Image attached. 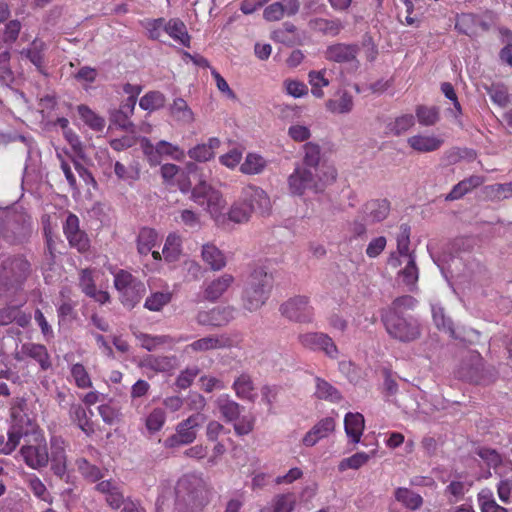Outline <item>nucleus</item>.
Wrapping results in <instances>:
<instances>
[{"instance_id":"680f3d73","label":"nucleus","mask_w":512,"mask_h":512,"mask_svg":"<svg viewBox=\"0 0 512 512\" xmlns=\"http://www.w3.org/2000/svg\"><path fill=\"white\" fill-rule=\"evenodd\" d=\"M130 116L131 115H129L125 110L119 109L113 114L112 121L120 129L126 132L135 133V125L130 120Z\"/></svg>"},{"instance_id":"5701e85b","label":"nucleus","mask_w":512,"mask_h":512,"mask_svg":"<svg viewBox=\"0 0 512 512\" xmlns=\"http://www.w3.org/2000/svg\"><path fill=\"white\" fill-rule=\"evenodd\" d=\"M478 26H481L483 30H488V25L480 21L474 13H461L456 17L455 29L461 34L472 37L476 35Z\"/></svg>"},{"instance_id":"bb28decb","label":"nucleus","mask_w":512,"mask_h":512,"mask_svg":"<svg viewBox=\"0 0 512 512\" xmlns=\"http://www.w3.org/2000/svg\"><path fill=\"white\" fill-rule=\"evenodd\" d=\"M182 237L175 233H169L162 249L163 258L168 263L177 262L182 255Z\"/></svg>"},{"instance_id":"e433bc0d","label":"nucleus","mask_w":512,"mask_h":512,"mask_svg":"<svg viewBox=\"0 0 512 512\" xmlns=\"http://www.w3.org/2000/svg\"><path fill=\"white\" fill-rule=\"evenodd\" d=\"M227 218L236 224L247 223L251 218V207L246 206L241 196H239L238 200L229 208Z\"/></svg>"},{"instance_id":"0e129e2a","label":"nucleus","mask_w":512,"mask_h":512,"mask_svg":"<svg viewBox=\"0 0 512 512\" xmlns=\"http://www.w3.org/2000/svg\"><path fill=\"white\" fill-rule=\"evenodd\" d=\"M433 321L438 329L448 332L451 336L454 335L452 321L447 318L442 308L433 307L432 309Z\"/></svg>"},{"instance_id":"393cba45","label":"nucleus","mask_w":512,"mask_h":512,"mask_svg":"<svg viewBox=\"0 0 512 512\" xmlns=\"http://www.w3.org/2000/svg\"><path fill=\"white\" fill-rule=\"evenodd\" d=\"M201 256L202 260L213 271H220L227 264L225 254L217 246L211 243H207L202 246Z\"/></svg>"},{"instance_id":"13d9d810","label":"nucleus","mask_w":512,"mask_h":512,"mask_svg":"<svg viewBox=\"0 0 512 512\" xmlns=\"http://www.w3.org/2000/svg\"><path fill=\"white\" fill-rule=\"evenodd\" d=\"M76 304L63 302L57 309L59 324L66 325L72 323L77 318L75 310Z\"/></svg>"},{"instance_id":"9d476101","label":"nucleus","mask_w":512,"mask_h":512,"mask_svg":"<svg viewBox=\"0 0 512 512\" xmlns=\"http://www.w3.org/2000/svg\"><path fill=\"white\" fill-rule=\"evenodd\" d=\"M202 420V415L195 413L178 423L175 434L165 439L164 446L166 448H175L192 443L197 436L196 428L200 425Z\"/></svg>"},{"instance_id":"69168bd1","label":"nucleus","mask_w":512,"mask_h":512,"mask_svg":"<svg viewBox=\"0 0 512 512\" xmlns=\"http://www.w3.org/2000/svg\"><path fill=\"white\" fill-rule=\"evenodd\" d=\"M67 240L70 246L76 248L80 253H84L90 248V240L83 230L71 235Z\"/></svg>"},{"instance_id":"9b49d317","label":"nucleus","mask_w":512,"mask_h":512,"mask_svg":"<svg viewBox=\"0 0 512 512\" xmlns=\"http://www.w3.org/2000/svg\"><path fill=\"white\" fill-rule=\"evenodd\" d=\"M246 206L251 207V215L259 213L268 214L271 209V201L268 194L260 187L248 185L244 187L240 194Z\"/></svg>"},{"instance_id":"4be33fe9","label":"nucleus","mask_w":512,"mask_h":512,"mask_svg":"<svg viewBox=\"0 0 512 512\" xmlns=\"http://www.w3.org/2000/svg\"><path fill=\"white\" fill-rule=\"evenodd\" d=\"M140 366L152 370L156 373L171 372L175 369L176 357L163 355L156 356L149 354L143 357Z\"/></svg>"},{"instance_id":"2eb2a0df","label":"nucleus","mask_w":512,"mask_h":512,"mask_svg":"<svg viewBox=\"0 0 512 512\" xmlns=\"http://www.w3.org/2000/svg\"><path fill=\"white\" fill-rule=\"evenodd\" d=\"M51 469L61 479L67 476V455L65 442L61 438L51 440Z\"/></svg>"},{"instance_id":"7ed1b4c3","label":"nucleus","mask_w":512,"mask_h":512,"mask_svg":"<svg viewBox=\"0 0 512 512\" xmlns=\"http://www.w3.org/2000/svg\"><path fill=\"white\" fill-rule=\"evenodd\" d=\"M11 423L7 440L0 434V454L10 455L19 446L21 439L30 432H37V422L26 413V402L17 399L10 408Z\"/></svg>"},{"instance_id":"8fccbe9b","label":"nucleus","mask_w":512,"mask_h":512,"mask_svg":"<svg viewBox=\"0 0 512 512\" xmlns=\"http://www.w3.org/2000/svg\"><path fill=\"white\" fill-rule=\"evenodd\" d=\"M370 459V455L366 452H357L348 458H344L340 461L338 469L340 472L346 471L347 469L357 470L365 465Z\"/></svg>"},{"instance_id":"6e6d98bb","label":"nucleus","mask_w":512,"mask_h":512,"mask_svg":"<svg viewBox=\"0 0 512 512\" xmlns=\"http://www.w3.org/2000/svg\"><path fill=\"white\" fill-rule=\"evenodd\" d=\"M166 421V415L161 408L153 409L146 418V427L150 432L159 431Z\"/></svg>"},{"instance_id":"c9c22d12","label":"nucleus","mask_w":512,"mask_h":512,"mask_svg":"<svg viewBox=\"0 0 512 512\" xmlns=\"http://www.w3.org/2000/svg\"><path fill=\"white\" fill-rule=\"evenodd\" d=\"M233 389L237 397L243 400L253 401L256 396L253 381L248 374H241L234 381Z\"/></svg>"},{"instance_id":"ddd939ff","label":"nucleus","mask_w":512,"mask_h":512,"mask_svg":"<svg viewBox=\"0 0 512 512\" xmlns=\"http://www.w3.org/2000/svg\"><path fill=\"white\" fill-rule=\"evenodd\" d=\"M313 171L308 168L298 167L288 178L289 190L294 195H302L305 190L316 186Z\"/></svg>"},{"instance_id":"de8ad7c7","label":"nucleus","mask_w":512,"mask_h":512,"mask_svg":"<svg viewBox=\"0 0 512 512\" xmlns=\"http://www.w3.org/2000/svg\"><path fill=\"white\" fill-rule=\"evenodd\" d=\"M484 193L491 200H501L512 196V182L496 183L484 187Z\"/></svg>"},{"instance_id":"f704fd0d","label":"nucleus","mask_w":512,"mask_h":512,"mask_svg":"<svg viewBox=\"0 0 512 512\" xmlns=\"http://www.w3.org/2000/svg\"><path fill=\"white\" fill-rule=\"evenodd\" d=\"M477 502L481 512H508L507 508L496 502L494 493L489 488H483L478 492Z\"/></svg>"},{"instance_id":"bf43d9fd","label":"nucleus","mask_w":512,"mask_h":512,"mask_svg":"<svg viewBox=\"0 0 512 512\" xmlns=\"http://www.w3.org/2000/svg\"><path fill=\"white\" fill-rule=\"evenodd\" d=\"M408 261L403 270H401L400 274L402 276L403 282L408 286H413L418 281V268L415 264V259L413 256L407 257Z\"/></svg>"},{"instance_id":"f03ea898","label":"nucleus","mask_w":512,"mask_h":512,"mask_svg":"<svg viewBox=\"0 0 512 512\" xmlns=\"http://www.w3.org/2000/svg\"><path fill=\"white\" fill-rule=\"evenodd\" d=\"M212 498V488L202 476L189 473L181 476L175 486V502L189 512L201 511Z\"/></svg>"},{"instance_id":"58836bf2","label":"nucleus","mask_w":512,"mask_h":512,"mask_svg":"<svg viewBox=\"0 0 512 512\" xmlns=\"http://www.w3.org/2000/svg\"><path fill=\"white\" fill-rule=\"evenodd\" d=\"M267 166V161L257 153H248L244 162L240 165V171L246 175L262 173Z\"/></svg>"},{"instance_id":"7c9ffc66","label":"nucleus","mask_w":512,"mask_h":512,"mask_svg":"<svg viewBox=\"0 0 512 512\" xmlns=\"http://www.w3.org/2000/svg\"><path fill=\"white\" fill-rule=\"evenodd\" d=\"M165 32L177 43L184 47L190 46V35L188 34L186 25L178 18H172L166 22Z\"/></svg>"},{"instance_id":"39448f33","label":"nucleus","mask_w":512,"mask_h":512,"mask_svg":"<svg viewBox=\"0 0 512 512\" xmlns=\"http://www.w3.org/2000/svg\"><path fill=\"white\" fill-rule=\"evenodd\" d=\"M31 271V264L23 255L6 258L0 265V295L21 288Z\"/></svg>"},{"instance_id":"f3484780","label":"nucleus","mask_w":512,"mask_h":512,"mask_svg":"<svg viewBox=\"0 0 512 512\" xmlns=\"http://www.w3.org/2000/svg\"><path fill=\"white\" fill-rule=\"evenodd\" d=\"M79 286L86 296L93 298L95 301L101 304H104L110 300V295L108 292L97 290L91 269L81 270Z\"/></svg>"},{"instance_id":"ea45409f","label":"nucleus","mask_w":512,"mask_h":512,"mask_svg":"<svg viewBox=\"0 0 512 512\" xmlns=\"http://www.w3.org/2000/svg\"><path fill=\"white\" fill-rule=\"evenodd\" d=\"M394 495L398 502L410 510H417L423 504L422 496L408 488H397Z\"/></svg>"},{"instance_id":"473e14b6","label":"nucleus","mask_w":512,"mask_h":512,"mask_svg":"<svg viewBox=\"0 0 512 512\" xmlns=\"http://www.w3.org/2000/svg\"><path fill=\"white\" fill-rule=\"evenodd\" d=\"M367 225L366 219L358 213V215L346 225V240L349 243L353 241H364L367 238Z\"/></svg>"},{"instance_id":"aec40b11","label":"nucleus","mask_w":512,"mask_h":512,"mask_svg":"<svg viewBox=\"0 0 512 512\" xmlns=\"http://www.w3.org/2000/svg\"><path fill=\"white\" fill-rule=\"evenodd\" d=\"M95 489L105 495L106 503L114 510H118L126 501L120 488L110 480L99 482Z\"/></svg>"},{"instance_id":"0eeeda50","label":"nucleus","mask_w":512,"mask_h":512,"mask_svg":"<svg viewBox=\"0 0 512 512\" xmlns=\"http://www.w3.org/2000/svg\"><path fill=\"white\" fill-rule=\"evenodd\" d=\"M192 200L200 206H206L207 212L215 221L224 218L226 201L222 193L206 181H200L191 192Z\"/></svg>"},{"instance_id":"20e7f679","label":"nucleus","mask_w":512,"mask_h":512,"mask_svg":"<svg viewBox=\"0 0 512 512\" xmlns=\"http://www.w3.org/2000/svg\"><path fill=\"white\" fill-rule=\"evenodd\" d=\"M273 280V275L264 267H256L248 276L243 290V307L250 312L260 309L270 297Z\"/></svg>"},{"instance_id":"338daca9","label":"nucleus","mask_w":512,"mask_h":512,"mask_svg":"<svg viewBox=\"0 0 512 512\" xmlns=\"http://www.w3.org/2000/svg\"><path fill=\"white\" fill-rule=\"evenodd\" d=\"M29 488L37 498L51 503L52 499L50 493L47 491L46 486L38 477H32L29 479Z\"/></svg>"},{"instance_id":"72a5a7b5","label":"nucleus","mask_w":512,"mask_h":512,"mask_svg":"<svg viewBox=\"0 0 512 512\" xmlns=\"http://www.w3.org/2000/svg\"><path fill=\"white\" fill-rule=\"evenodd\" d=\"M158 233L155 229L144 227L139 231L137 237V251L141 255H148L157 245Z\"/></svg>"},{"instance_id":"6e6552de","label":"nucleus","mask_w":512,"mask_h":512,"mask_svg":"<svg viewBox=\"0 0 512 512\" xmlns=\"http://www.w3.org/2000/svg\"><path fill=\"white\" fill-rule=\"evenodd\" d=\"M279 311L289 321L300 324L312 322L315 316V311L310 305L309 298L303 295L289 298L280 305Z\"/></svg>"},{"instance_id":"b1692460","label":"nucleus","mask_w":512,"mask_h":512,"mask_svg":"<svg viewBox=\"0 0 512 512\" xmlns=\"http://www.w3.org/2000/svg\"><path fill=\"white\" fill-rule=\"evenodd\" d=\"M22 353L35 360L42 371H47L52 367L51 357L47 348L42 344L26 343L22 346Z\"/></svg>"},{"instance_id":"5fc2aeb1","label":"nucleus","mask_w":512,"mask_h":512,"mask_svg":"<svg viewBox=\"0 0 512 512\" xmlns=\"http://www.w3.org/2000/svg\"><path fill=\"white\" fill-rule=\"evenodd\" d=\"M219 409L227 421L237 419L240 414V405L227 398L219 399Z\"/></svg>"},{"instance_id":"a878e982","label":"nucleus","mask_w":512,"mask_h":512,"mask_svg":"<svg viewBox=\"0 0 512 512\" xmlns=\"http://www.w3.org/2000/svg\"><path fill=\"white\" fill-rule=\"evenodd\" d=\"M344 426L350 442L354 444L359 443L365 428L363 415L360 413H347L344 419Z\"/></svg>"},{"instance_id":"f257e3e1","label":"nucleus","mask_w":512,"mask_h":512,"mask_svg":"<svg viewBox=\"0 0 512 512\" xmlns=\"http://www.w3.org/2000/svg\"><path fill=\"white\" fill-rule=\"evenodd\" d=\"M412 296L404 295L380 311L381 321L390 337L401 342H411L419 338L420 326L411 315L406 314L415 305Z\"/></svg>"},{"instance_id":"423d86ee","label":"nucleus","mask_w":512,"mask_h":512,"mask_svg":"<svg viewBox=\"0 0 512 512\" xmlns=\"http://www.w3.org/2000/svg\"><path fill=\"white\" fill-rule=\"evenodd\" d=\"M114 286L119 292L121 303L130 309L141 301L146 292L144 283L123 269L114 274Z\"/></svg>"},{"instance_id":"f8f14e48","label":"nucleus","mask_w":512,"mask_h":512,"mask_svg":"<svg viewBox=\"0 0 512 512\" xmlns=\"http://www.w3.org/2000/svg\"><path fill=\"white\" fill-rule=\"evenodd\" d=\"M391 203L388 199H371L365 202L359 213L370 225L384 221L390 214Z\"/></svg>"},{"instance_id":"37998d69","label":"nucleus","mask_w":512,"mask_h":512,"mask_svg":"<svg viewBox=\"0 0 512 512\" xmlns=\"http://www.w3.org/2000/svg\"><path fill=\"white\" fill-rule=\"evenodd\" d=\"M166 98L159 91H150L141 97L139 106L146 111H155L164 107Z\"/></svg>"},{"instance_id":"c85d7f7f","label":"nucleus","mask_w":512,"mask_h":512,"mask_svg":"<svg viewBox=\"0 0 512 512\" xmlns=\"http://www.w3.org/2000/svg\"><path fill=\"white\" fill-rule=\"evenodd\" d=\"M484 183V177L478 175H472L468 178L457 183L449 194L446 196V200L453 201L462 198L464 195L479 187Z\"/></svg>"},{"instance_id":"1a4fd4ad","label":"nucleus","mask_w":512,"mask_h":512,"mask_svg":"<svg viewBox=\"0 0 512 512\" xmlns=\"http://www.w3.org/2000/svg\"><path fill=\"white\" fill-rule=\"evenodd\" d=\"M34 436L35 444L24 445L20 453L24 462L31 468L37 469L47 465L49 461L48 449L42 430L37 425V432H30Z\"/></svg>"},{"instance_id":"09e8293b","label":"nucleus","mask_w":512,"mask_h":512,"mask_svg":"<svg viewBox=\"0 0 512 512\" xmlns=\"http://www.w3.org/2000/svg\"><path fill=\"white\" fill-rule=\"evenodd\" d=\"M415 112L418 122L423 126H432L439 120V110L434 106L419 105Z\"/></svg>"},{"instance_id":"cd10ccee","label":"nucleus","mask_w":512,"mask_h":512,"mask_svg":"<svg viewBox=\"0 0 512 512\" xmlns=\"http://www.w3.org/2000/svg\"><path fill=\"white\" fill-rule=\"evenodd\" d=\"M407 142L413 150L421 153L436 151L443 144L442 139L427 135H414L409 137Z\"/></svg>"},{"instance_id":"4468645a","label":"nucleus","mask_w":512,"mask_h":512,"mask_svg":"<svg viewBox=\"0 0 512 512\" xmlns=\"http://www.w3.org/2000/svg\"><path fill=\"white\" fill-rule=\"evenodd\" d=\"M232 307H215L209 311H200L197 314V322L201 325L224 326L233 319Z\"/></svg>"},{"instance_id":"c03bdc74","label":"nucleus","mask_w":512,"mask_h":512,"mask_svg":"<svg viewBox=\"0 0 512 512\" xmlns=\"http://www.w3.org/2000/svg\"><path fill=\"white\" fill-rule=\"evenodd\" d=\"M414 124V116L412 114H404L389 122L387 125V130L388 133L399 136L407 132L411 127L414 126Z\"/></svg>"},{"instance_id":"603ef678","label":"nucleus","mask_w":512,"mask_h":512,"mask_svg":"<svg viewBox=\"0 0 512 512\" xmlns=\"http://www.w3.org/2000/svg\"><path fill=\"white\" fill-rule=\"evenodd\" d=\"M171 113L179 120L184 122H192L194 119L193 112L189 108L187 102L182 98H176L171 106Z\"/></svg>"},{"instance_id":"6ab92c4d","label":"nucleus","mask_w":512,"mask_h":512,"mask_svg":"<svg viewBox=\"0 0 512 512\" xmlns=\"http://www.w3.org/2000/svg\"><path fill=\"white\" fill-rule=\"evenodd\" d=\"M231 346V339L226 335H210L198 339L187 346L194 352H206L211 350L228 348Z\"/></svg>"},{"instance_id":"864d4df0","label":"nucleus","mask_w":512,"mask_h":512,"mask_svg":"<svg viewBox=\"0 0 512 512\" xmlns=\"http://www.w3.org/2000/svg\"><path fill=\"white\" fill-rule=\"evenodd\" d=\"M171 301V293L156 292L151 294L145 301V308L150 311H160L166 304Z\"/></svg>"},{"instance_id":"dca6fc26","label":"nucleus","mask_w":512,"mask_h":512,"mask_svg":"<svg viewBox=\"0 0 512 512\" xmlns=\"http://www.w3.org/2000/svg\"><path fill=\"white\" fill-rule=\"evenodd\" d=\"M235 282L233 275L224 273L208 282L204 288V298L210 302H216Z\"/></svg>"},{"instance_id":"e2e57ef3","label":"nucleus","mask_w":512,"mask_h":512,"mask_svg":"<svg viewBox=\"0 0 512 512\" xmlns=\"http://www.w3.org/2000/svg\"><path fill=\"white\" fill-rule=\"evenodd\" d=\"M200 369L197 366L186 368L181 371L176 379V386L180 389H187L198 376Z\"/></svg>"},{"instance_id":"79ce46f5","label":"nucleus","mask_w":512,"mask_h":512,"mask_svg":"<svg viewBox=\"0 0 512 512\" xmlns=\"http://www.w3.org/2000/svg\"><path fill=\"white\" fill-rule=\"evenodd\" d=\"M70 377V381L79 389H88L93 385L90 374L82 363H74L70 366Z\"/></svg>"},{"instance_id":"4c0bfd02","label":"nucleus","mask_w":512,"mask_h":512,"mask_svg":"<svg viewBox=\"0 0 512 512\" xmlns=\"http://www.w3.org/2000/svg\"><path fill=\"white\" fill-rule=\"evenodd\" d=\"M140 345L148 351H154L161 346H172L175 341L168 335H157L152 336L145 333H139L136 335Z\"/></svg>"},{"instance_id":"052dcab7","label":"nucleus","mask_w":512,"mask_h":512,"mask_svg":"<svg viewBox=\"0 0 512 512\" xmlns=\"http://www.w3.org/2000/svg\"><path fill=\"white\" fill-rule=\"evenodd\" d=\"M155 151L158 155L171 156L177 160L184 156V152L177 145L164 140H161L156 144Z\"/></svg>"},{"instance_id":"2f4dec72","label":"nucleus","mask_w":512,"mask_h":512,"mask_svg":"<svg viewBox=\"0 0 512 512\" xmlns=\"http://www.w3.org/2000/svg\"><path fill=\"white\" fill-rule=\"evenodd\" d=\"M44 50L45 43L42 40L35 38L30 44V47L23 49L20 54L22 57L27 58L39 72L43 73Z\"/></svg>"},{"instance_id":"a19ab883","label":"nucleus","mask_w":512,"mask_h":512,"mask_svg":"<svg viewBox=\"0 0 512 512\" xmlns=\"http://www.w3.org/2000/svg\"><path fill=\"white\" fill-rule=\"evenodd\" d=\"M78 114L84 123L92 130L100 132L105 127V119L91 110L87 105L81 104L77 107Z\"/></svg>"},{"instance_id":"a211bd4d","label":"nucleus","mask_w":512,"mask_h":512,"mask_svg":"<svg viewBox=\"0 0 512 512\" xmlns=\"http://www.w3.org/2000/svg\"><path fill=\"white\" fill-rule=\"evenodd\" d=\"M69 418L73 424L81 429L87 436H91L95 432L94 423L91 420L93 414L89 412L79 403H72L69 407Z\"/></svg>"},{"instance_id":"3c124183","label":"nucleus","mask_w":512,"mask_h":512,"mask_svg":"<svg viewBox=\"0 0 512 512\" xmlns=\"http://www.w3.org/2000/svg\"><path fill=\"white\" fill-rule=\"evenodd\" d=\"M326 106L333 113H347L353 107V100L348 93H343L337 98L329 100Z\"/></svg>"},{"instance_id":"412c9836","label":"nucleus","mask_w":512,"mask_h":512,"mask_svg":"<svg viewBox=\"0 0 512 512\" xmlns=\"http://www.w3.org/2000/svg\"><path fill=\"white\" fill-rule=\"evenodd\" d=\"M359 47L355 44L338 43L327 48L325 56L328 60L334 62H349L356 58Z\"/></svg>"},{"instance_id":"49530a36","label":"nucleus","mask_w":512,"mask_h":512,"mask_svg":"<svg viewBox=\"0 0 512 512\" xmlns=\"http://www.w3.org/2000/svg\"><path fill=\"white\" fill-rule=\"evenodd\" d=\"M305 156L304 166L313 171L314 175L318 176V164L320 163V148L314 143H306L304 145Z\"/></svg>"},{"instance_id":"c756f323","label":"nucleus","mask_w":512,"mask_h":512,"mask_svg":"<svg viewBox=\"0 0 512 512\" xmlns=\"http://www.w3.org/2000/svg\"><path fill=\"white\" fill-rule=\"evenodd\" d=\"M296 502V495L292 492L277 494L270 505L261 509L260 512H292Z\"/></svg>"},{"instance_id":"a18cd8bd","label":"nucleus","mask_w":512,"mask_h":512,"mask_svg":"<svg viewBox=\"0 0 512 512\" xmlns=\"http://www.w3.org/2000/svg\"><path fill=\"white\" fill-rule=\"evenodd\" d=\"M76 466L83 478L89 482H96L103 477L101 469L85 458L77 459Z\"/></svg>"},{"instance_id":"4d7b16f0","label":"nucleus","mask_w":512,"mask_h":512,"mask_svg":"<svg viewBox=\"0 0 512 512\" xmlns=\"http://www.w3.org/2000/svg\"><path fill=\"white\" fill-rule=\"evenodd\" d=\"M410 246V227L407 224H402L400 226V232L397 236V250L399 254L403 257L412 256L409 253Z\"/></svg>"},{"instance_id":"774afa93","label":"nucleus","mask_w":512,"mask_h":512,"mask_svg":"<svg viewBox=\"0 0 512 512\" xmlns=\"http://www.w3.org/2000/svg\"><path fill=\"white\" fill-rule=\"evenodd\" d=\"M22 25L19 20H10L6 23L4 33H3V41L8 44L14 43L20 34Z\"/></svg>"}]
</instances>
